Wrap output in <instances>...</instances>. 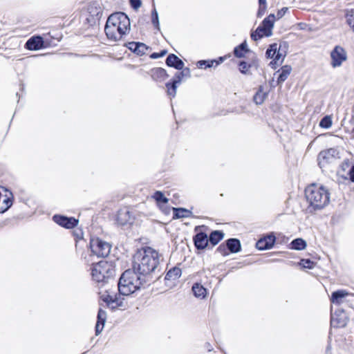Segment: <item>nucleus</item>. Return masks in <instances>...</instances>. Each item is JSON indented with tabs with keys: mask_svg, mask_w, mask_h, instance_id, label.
<instances>
[{
	"mask_svg": "<svg viewBox=\"0 0 354 354\" xmlns=\"http://www.w3.org/2000/svg\"><path fill=\"white\" fill-rule=\"evenodd\" d=\"M160 255L150 247L142 248L133 256V269L125 270L118 281V290L129 295L147 283L149 276L157 269Z\"/></svg>",
	"mask_w": 354,
	"mask_h": 354,
	"instance_id": "f257e3e1",
	"label": "nucleus"
},
{
	"mask_svg": "<svg viewBox=\"0 0 354 354\" xmlns=\"http://www.w3.org/2000/svg\"><path fill=\"white\" fill-rule=\"evenodd\" d=\"M305 196L310 212L325 207L330 201V192L324 186L313 183L305 189Z\"/></svg>",
	"mask_w": 354,
	"mask_h": 354,
	"instance_id": "f03ea898",
	"label": "nucleus"
},
{
	"mask_svg": "<svg viewBox=\"0 0 354 354\" xmlns=\"http://www.w3.org/2000/svg\"><path fill=\"white\" fill-rule=\"evenodd\" d=\"M112 26L117 27L119 37L112 34V40H118L129 30L130 20L127 15L123 12L112 13Z\"/></svg>",
	"mask_w": 354,
	"mask_h": 354,
	"instance_id": "7ed1b4c3",
	"label": "nucleus"
},
{
	"mask_svg": "<svg viewBox=\"0 0 354 354\" xmlns=\"http://www.w3.org/2000/svg\"><path fill=\"white\" fill-rule=\"evenodd\" d=\"M110 270L111 263L106 260L100 261L94 265L92 270V277L98 283H106L111 277L109 274Z\"/></svg>",
	"mask_w": 354,
	"mask_h": 354,
	"instance_id": "20e7f679",
	"label": "nucleus"
},
{
	"mask_svg": "<svg viewBox=\"0 0 354 354\" xmlns=\"http://www.w3.org/2000/svg\"><path fill=\"white\" fill-rule=\"evenodd\" d=\"M89 245L93 254L97 257H107L111 252V244L98 237H91Z\"/></svg>",
	"mask_w": 354,
	"mask_h": 354,
	"instance_id": "39448f33",
	"label": "nucleus"
},
{
	"mask_svg": "<svg viewBox=\"0 0 354 354\" xmlns=\"http://www.w3.org/2000/svg\"><path fill=\"white\" fill-rule=\"evenodd\" d=\"M184 77H190V70L188 68H183V71L176 73L171 82L166 84L168 95L171 97H175L176 93L177 84L180 83Z\"/></svg>",
	"mask_w": 354,
	"mask_h": 354,
	"instance_id": "423d86ee",
	"label": "nucleus"
},
{
	"mask_svg": "<svg viewBox=\"0 0 354 354\" xmlns=\"http://www.w3.org/2000/svg\"><path fill=\"white\" fill-rule=\"evenodd\" d=\"M330 66L333 68H337L342 65L343 62L347 59V53L344 48L340 46H336L332 50L330 54Z\"/></svg>",
	"mask_w": 354,
	"mask_h": 354,
	"instance_id": "0eeeda50",
	"label": "nucleus"
},
{
	"mask_svg": "<svg viewBox=\"0 0 354 354\" xmlns=\"http://www.w3.org/2000/svg\"><path fill=\"white\" fill-rule=\"evenodd\" d=\"M13 194L7 188L0 186V213L7 211L12 205Z\"/></svg>",
	"mask_w": 354,
	"mask_h": 354,
	"instance_id": "6e6552de",
	"label": "nucleus"
},
{
	"mask_svg": "<svg viewBox=\"0 0 354 354\" xmlns=\"http://www.w3.org/2000/svg\"><path fill=\"white\" fill-rule=\"evenodd\" d=\"M266 56L268 58L273 59L270 62V65L272 68H275L274 65L281 64L285 57V55L280 52V48H278L277 44H271L266 50Z\"/></svg>",
	"mask_w": 354,
	"mask_h": 354,
	"instance_id": "1a4fd4ad",
	"label": "nucleus"
},
{
	"mask_svg": "<svg viewBox=\"0 0 354 354\" xmlns=\"http://www.w3.org/2000/svg\"><path fill=\"white\" fill-rule=\"evenodd\" d=\"M348 321L346 313L342 309H337L331 313L330 324L333 327H344Z\"/></svg>",
	"mask_w": 354,
	"mask_h": 354,
	"instance_id": "9d476101",
	"label": "nucleus"
},
{
	"mask_svg": "<svg viewBox=\"0 0 354 354\" xmlns=\"http://www.w3.org/2000/svg\"><path fill=\"white\" fill-rule=\"evenodd\" d=\"M53 220L59 225L67 229L73 228L78 224V220L74 217H67L59 214L54 215L53 216Z\"/></svg>",
	"mask_w": 354,
	"mask_h": 354,
	"instance_id": "9b49d317",
	"label": "nucleus"
},
{
	"mask_svg": "<svg viewBox=\"0 0 354 354\" xmlns=\"http://www.w3.org/2000/svg\"><path fill=\"white\" fill-rule=\"evenodd\" d=\"M87 10L89 14V17L86 19V20L90 24H95L97 20L100 19L102 15L101 7L97 2L91 3L88 6Z\"/></svg>",
	"mask_w": 354,
	"mask_h": 354,
	"instance_id": "f8f14e48",
	"label": "nucleus"
},
{
	"mask_svg": "<svg viewBox=\"0 0 354 354\" xmlns=\"http://www.w3.org/2000/svg\"><path fill=\"white\" fill-rule=\"evenodd\" d=\"M275 20V15L274 14H270L263 19L262 24L259 26L261 28L262 32H263L266 37H269L272 35V29L274 26Z\"/></svg>",
	"mask_w": 354,
	"mask_h": 354,
	"instance_id": "ddd939ff",
	"label": "nucleus"
},
{
	"mask_svg": "<svg viewBox=\"0 0 354 354\" xmlns=\"http://www.w3.org/2000/svg\"><path fill=\"white\" fill-rule=\"evenodd\" d=\"M25 47L30 50H37L44 47V39L37 35L30 37L26 43Z\"/></svg>",
	"mask_w": 354,
	"mask_h": 354,
	"instance_id": "4468645a",
	"label": "nucleus"
},
{
	"mask_svg": "<svg viewBox=\"0 0 354 354\" xmlns=\"http://www.w3.org/2000/svg\"><path fill=\"white\" fill-rule=\"evenodd\" d=\"M275 242V236L270 235L263 239H259L256 244L259 250H264L271 248Z\"/></svg>",
	"mask_w": 354,
	"mask_h": 354,
	"instance_id": "2eb2a0df",
	"label": "nucleus"
},
{
	"mask_svg": "<svg viewBox=\"0 0 354 354\" xmlns=\"http://www.w3.org/2000/svg\"><path fill=\"white\" fill-rule=\"evenodd\" d=\"M208 241L209 239L207 234L202 232L196 234L194 237V245L197 249H205L207 245Z\"/></svg>",
	"mask_w": 354,
	"mask_h": 354,
	"instance_id": "dca6fc26",
	"label": "nucleus"
},
{
	"mask_svg": "<svg viewBox=\"0 0 354 354\" xmlns=\"http://www.w3.org/2000/svg\"><path fill=\"white\" fill-rule=\"evenodd\" d=\"M166 64L168 66L174 67L177 70H182L184 68L183 62L176 55L170 54L166 59Z\"/></svg>",
	"mask_w": 354,
	"mask_h": 354,
	"instance_id": "f3484780",
	"label": "nucleus"
},
{
	"mask_svg": "<svg viewBox=\"0 0 354 354\" xmlns=\"http://www.w3.org/2000/svg\"><path fill=\"white\" fill-rule=\"evenodd\" d=\"M97 320L95 325V335H98L103 330L106 319V313L102 310L99 309L97 313Z\"/></svg>",
	"mask_w": 354,
	"mask_h": 354,
	"instance_id": "a211bd4d",
	"label": "nucleus"
},
{
	"mask_svg": "<svg viewBox=\"0 0 354 354\" xmlns=\"http://www.w3.org/2000/svg\"><path fill=\"white\" fill-rule=\"evenodd\" d=\"M149 74L151 78L157 82L164 81L168 77L166 71L162 68H152L150 71Z\"/></svg>",
	"mask_w": 354,
	"mask_h": 354,
	"instance_id": "6ab92c4d",
	"label": "nucleus"
},
{
	"mask_svg": "<svg viewBox=\"0 0 354 354\" xmlns=\"http://www.w3.org/2000/svg\"><path fill=\"white\" fill-rule=\"evenodd\" d=\"M152 197L157 202L160 208H161L165 213H167L168 208L167 207V204L168 203V199L163 195V194L161 192L157 191L153 194Z\"/></svg>",
	"mask_w": 354,
	"mask_h": 354,
	"instance_id": "aec40b11",
	"label": "nucleus"
},
{
	"mask_svg": "<svg viewBox=\"0 0 354 354\" xmlns=\"http://www.w3.org/2000/svg\"><path fill=\"white\" fill-rule=\"evenodd\" d=\"M334 150L330 149L327 151H321L318 155V162L320 167L324 165L325 163L330 162V160L333 158V153Z\"/></svg>",
	"mask_w": 354,
	"mask_h": 354,
	"instance_id": "412c9836",
	"label": "nucleus"
},
{
	"mask_svg": "<svg viewBox=\"0 0 354 354\" xmlns=\"http://www.w3.org/2000/svg\"><path fill=\"white\" fill-rule=\"evenodd\" d=\"M349 295V293L345 290H339L332 293L330 301L337 305L342 303V299Z\"/></svg>",
	"mask_w": 354,
	"mask_h": 354,
	"instance_id": "4be33fe9",
	"label": "nucleus"
},
{
	"mask_svg": "<svg viewBox=\"0 0 354 354\" xmlns=\"http://www.w3.org/2000/svg\"><path fill=\"white\" fill-rule=\"evenodd\" d=\"M268 91L265 89L263 86H260L257 92L254 96V102L257 104H261L263 103L266 97H268Z\"/></svg>",
	"mask_w": 354,
	"mask_h": 354,
	"instance_id": "5701e85b",
	"label": "nucleus"
},
{
	"mask_svg": "<svg viewBox=\"0 0 354 354\" xmlns=\"http://www.w3.org/2000/svg\"><path fill=\"white\" fill-rule=\"evenodd\" d=\"M292 71V68L289 65H285L281 68L278 71L279 72V77L277 78V84H281L285 82Z\"/></svg>",
	"mask_w": 354,
	"mask_h": 354,
	"instance_id": "b1692460",
	"label": "nucleus"
},
{
	"mask_svg": "<svg viewBox=\"0 0 354 354\" xmlns=\"http://www.w3.org/2000/svg\"><path fill=\"white\" fill-rule=\"evenodd\" d=\"M227 250L232 253H236L241 250V243L237 239H230L226 241Z\"/></svg>",
	"mask_w": 354,
	"mask_h": 354,
	"instance_id": "393cba45",
	"label": "nucleus"
},
{
	"mask_svg": "<svg viewBox=\"0 0 354 354\" xmlns=\"http://www.w3.org/2000/svg\"><path fill=\"white\" fill-rule=\"evenodd\" d=\"M192 291L195 297L203 299L207 295V290L200 283H194L192 286Z\"/></svg>",
	"mask_w": 354,
	"mask_h": 354,
	"instance_id": "a878e982",
	"label": "nucleus"
},
{
	"mask_svg": "<svg viewBox=\"0 0 354 354\" xmlns=\"http://www.w3.org/2000/svg\"><path fill=\"white\" fill-rule=\"evenodd\" d=\"M173 218H187L190 216L192 212L185 208L173 207Z\"/></svg>",
	"mask_w": 354,
	"mask_h": 354,
	"instance_id": "bb28decb",
	"label": "nucleus"
},
{
	"mask_svg": "<svg viewBox=\"0 0 354 354\" xmlns=\"http://www.w3.org/2000/svg\"><path fill=\"white\" fill-rule=\"evenodd\" d=\"M182 271L180 268L174 267L170 269L165 276L166 280H175L181 276Z\"/></svg>",
	"mask_w": 354,
	"mask_h": 354,
	"instance_id": "cd10ccee",
	"label": "nucleus"
},
{
	"mask_svg": "<svg viewBox=\"0 0 354 354\" xmlns=\"http://www.w3.org/2000/svg\"><path fill=\"white\" fill-rule=\"evenodd\" d=\"M248 52L246 41L243 42L236 46L234 50V54L236 57H243L246 53Z\"/></svg>",
	"mask_w": 354,
	"mask_h": 354,
	"instance_id": "c85d7f7f",
	"label": "nucleus"
},
{
	"mask_svg": "<svg viewBox=\"0 0 354 354\" xmlns=\"http://www.w3.org/2000/svg\"><path fill=\"white\" fill-rule=\"evenodd\" d=\"M223 61V59L222 57H220L219 61H217L216 59L212 60H201L198 62V66L199 68H203L204 66L205 68H210L214 66L218 65L220 63H221Z\"/></svg>",
	"mask_w": 354,
	"mask_h": 354,
	"instance_id": "c756f323",
	"label": "nucleus"
},
{
	"mask_svg": "<svg viewBox=\"0 0 354 354\" xmlns=\"http://www.w3.org/2000/svg\"><path fill=\"white\" fill-rule=\"evenodd\" d=\"M224 236V234L218 230L213 231L209 236V241L213 245H216Z\"/></svg>",
	"mask_w": 354,
	"mask_h": 354,
	"instance_id": "7c9ffc66",
	"label": "nucleus"
},
{
	"mask_svg": "<svg viewBox=\"0 0 354 354\" xmlns=\"http://www.w3.org/2000/svg\"><path fill=\"white\" fill-rule=\"evenodd\" d=\"M291 248L297 250H301L306 248V243L302 239H296L290 243Z\"/></svg>",
	"mask_w": 354,
	"mask_h": 354,
	"instance_id": "2f4dec72",
	"label": "nucleus"
},
{
	"mask_svg": "<svg viewBox=\"0 0 354 354\" xmlns=\"http://www.w3.org/2000/svg\"><path fill=\"white\" fill-rule=\"evenodd\" d=\"M129 212L127 210H120L118 214V221L120 224L124 225L129 221Z\"/></svg>",
	"mask_w": 354,
	"mask_h": 354,
	"instance_id": "473e14b6",
	"label": "nucleus"
},
{
	"mask_svg": "<svg viewBox=\"0 0 354 354\" xmlns=\"http://www.w3.org/2000/svg\"><path fill=\"white\" fill-rule=\"evenodd\" d=\"M322 128L329 129L332 126V118L330 115L324 116L319 122Z\"/></svg>",
	"mask_w": 354,
	"mask_h": 354,
	"instance_id": "72a5a7b5",
	"label": "nucleus"
},
{
	"mask_svg": "<svg viewBox=\"0 0 354 354\" xmlns=\"http://www.w3.org/2000/svg\"><path fill=\"white\" fill-rule=\"evenodd\" d=\"M129 45L134 46L133 52L137 54L144 53V50L146 49V46L140 43H130Z\"/></svg>",
	"mask_w": 354,
	"mask_h": 354,
	"instance_id": "f704fd0d",
	"label": "nucleus"
},
{
	"mask_svg": "<svg viewBox=\"0 0 354 354\" xmlns=\"http://www.w3.org/2000/svg\"><path fill=\"white\" fill-rule=\"evenodd\" d=\"M151 22L153 24V26L159 30H160V25H159V21H158V15L156 10L154 8L152 10L151 12Z\"/></svg>",
	"mask_w": 354,
	"mask_h": 354,
	"instance_id": "c9c22d12",
	"label": "nucleus"
},
{
	"mask_svg": "<svg viewBox=\"0 0 354 354\" xmlns=\"http://www.w3.org/2000/svg\"><path fill=\"white\" fill-rule=\"evenodd\" d=\"M346 17L348 24L351 28H352L353 30L354 31V11H348Z\"/></svg>",
	"mask_w": 354,
	"mask_h": 354,
	"instance_id": "e433bc0d",
	"label": "nucleus"
},
{
	"mask_svg": "<svg viewBox=\"0 0 354 354\" xmlns=\"http://www.w3.org/2000/svg\"><path fill=\"white\" fill-rule=\"evenodd\" d=\"M263 36H265V35L259 27H258L257 30L251 34V38L254 41L262 38Z\"/></svg>",
	"mask_w": 354,
	"mask_h": 354,
	"instance_id": "4c0bfd02",
	"label": "nucleus"
},
{
	"mask_svg": "<svg viewBox=\"0 0 354 354\" xmlns=\"http://www.w3.org/2000/svg\"><path fill=\"white\" fill-rule=\"evenodd\" d=\"M250 68V65L247 62L242 61L239 64V71L241 73L246 74Z\"/></svg>",
	"mask_w": 354,
	"mask_h": 354,
	"instance_id": "58836bf2",
	"label": "nucleus"
},
{
	"mask_svg": "<svg viewBox=\"0 0 354 354\" xmlns=\"http://www.w3.org/2000/svg\"><path fill=\"white\" fill-rule=\"evenodd\" d=\"M299 264L302 267L309 269L313 268L314 266V263L310 259H301Z\"/></svg>",
	"mask_w": 354,
	"mask_h": 354,
	"instance_id": "ea45409f",
	"label": "nucleus"
},
{
	"mask_svg": "<svg viewBox=\"0 0 354 354\" xmlns=\"http://www.w3.org/2000/svg\"><path fill=\"white\" fill-rule=\"evenodd\" d=\"M106 295H102L100 297L103 301H104L109 306L111 304V295L108 290H105Z\"/></svg>",
	"mask_w": 354,
	"mask_h": 354,
	"instance_id": "a19ab883",
	"label": "nucleus"
},
{
	"mask_svg": "<svg viewBox=\"0 0 354 354\" xmlns=\"http://www.w3.org/2000/svg\"><path fill=\"white\" fill-rule=\"evenodd\" d=\"M110 22H111V15L109 16H108V17H107L105 28H104V31H105V33L108 38H109V37L111 35V29L109 27Z\"/></svg>",
	"mask_w": 354,
	"mask_h": 354,
	"instance_id": "79ce46f5",
	"label": "nucleus"
},
{
	"mask_svg": "<svg viewBox=\"0 0 354 354\" xmlns=\"http://www.w3.org/2000/svg\"><path fill=\"white\" fill-rule=\"evenodd\" d=\"M167 51L166 50H162L160 53H153L150 55V57L152 59H157L159 57H162L167 54Z\"/></svg>",
	"mask_w": 354,
	"mask_h": 354,
	"instance_id": "37998d69",
	"label": "nucleus"
},
{
	"mask_svg": "<svg viewBox=\"0 0 354 354\" xmlns=\"http://www.w3.org/2000/svg\"><path fill=\"white\" fill-rule=\"evenodd\" d=\"M227 250V246L222 244L220 245L217 248V251L220 252L223 256H226L228 254Z\"/></svg>",
	"mask_w": 354,
	"mask_h": 354,
	"instance_id": "c03bdc74",
	"label": "nucleus"
},
{
	"mask_svg": "<svg viewBox=\"0 0 354 354\" xmlns=\"http://www.w3.org/2000/svg\"><path fill=\"white\" fill-rule=\"evenodd\" d=\"M131 6L134 9H138L141 6V1L140 0H130Z\"/></svg>",
	"mask_w": 354,
	"mask_h": 354,
	"instance_id": "a18cd8bd",
	"label": "nucleus"
},
{
	"mask_svg": "<svg viewBox=\"0 0 354 354\" xmlns=\"http://www.w3.org/2000/svg\"><path fill=\"white\" fill-rule=\"evenodd\" d=\"M287 10H288L287 8H283L281 10H279L277 12V15H275L276 19H281L286 14Z\"/></svg>",
	"mask_w": 354,
	"mask_h": 354,
	"instance_id": "49530a36",
	"label": "nucleus"
},
{
	"mask_svg": "<svg viewBox=\"0 0 354 354\" xmlns=\"http://www.w3.org/2000/svg\"><path fill=\"white\" fill-rule=\"evenodd\" d=\"M267 6H259L258 12H257V17H261L266 12Z\"/></svg>",
	"mask_w": 354,
	"mask_h": 354,
	"instance_id": "de8ad7c7",
	"label": "nucleus"
},
{
	"mask_svg": "<svg viewBox=\"0 0 354 354\" xmlns=\"http://www.w3.org/2000/svg\"><path fill=\"white\" fill-rule=\"evenodd\" d=\"M111 302H112V309L116 306H122V302L120 301L119 303L116 299H112Z\"/></svg>",
	"mask_w": 354,
	"mask_h": 354,
	"instance_id": "09e8293b",
	"label": "nucleus"
},
{
	"mask_svg": "<svg viewBox=\"0 0 354 354\" xmlns=\"http://www.w3.org/2000/svg\"><path fill=\"white\" fill-rule=\"evenodd\" d=\"M349 175L351 181L354 182V165L351 167Z\"/></svg>",
	"mask_w": 354,
	"mask_h": 354,
	"instance_id": "8fccbe9b",
	"label": "nucleus"
},
{
	"mask_svg": "<svg viewBox=\"0 0 354 354\" xmlns=\"http://www.w3.org/2000/svg\"><path fill=\"white\" fill-rule=\"evenodd\" d=\"M259 6H266V0H259Z\"/></svg>",
	"mask_w": 354,
	"mask_h": 354,
	"instance_id": "3c124183",
	"label": "nucleus"
},
{
	"mask_svg": "<svg viewBox=\"0 0 354 354\" xmlns=\"http://www.w3.org/2000/svg\"><path fill=\"white\" fill-rule=\"evenodd\" d=\"M133 48H134V46H131V45H130V46H129V49H131V50H133Z\"/></svg>",
	"mask_w": 354,
	"mask_h": 354,
	"instance_id": "603ef678",
	"label": "nucleus"
}]
</instances>
